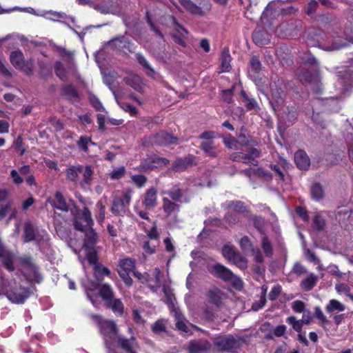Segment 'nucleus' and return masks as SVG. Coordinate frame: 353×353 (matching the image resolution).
Returning <instances> with one entry per match:
<instances>
[{
	"instance_id": "obj_36",
	"label": "nucleus",
	"mask_w": 353,
	"mask_h": 353,
	"mask_svg": "<svg viewBox=\"0 0 353 353\" xmlns=\"http://www.w3.org/2000/svg\"><path fill=\"white\" fill-rule=\"evenodd\" d=\"M317 281V276L314 274L311 273L307 278L301 282V287L305 291H310L315 286Z\"/></svg>"
},
{
	"instance_id": "obj_31",
	"label": "nucleus",
	"mask_w": 353,
	"mask_h": 353,
	"mask_svg": "<svg viewBox=\"0 0 353 353\" xmlns=\"http://www.w3.org/2000/svg\"><path fill=\"white\" fill-rule=\"evenodd\" d=\"M108 308L117 315L121 316L123 314L124 306L119 299L114 298L109 303L105 305Z\"/></svg>"
},
{
	"instance_id": "obj_18",
	"label": "nucleus",
	"mask_w": 353,
	"mask_h": 353,
	"mask_svg": "<svg viewBox=\"0 0 353 353\" xmlns=\"http://www.w3.org/2000/svg\"><path fill=\"white\" fill-rule=\"evenodd\" d=\"M222 292L220 290L215 288L210 290L207 293L208 303L214 305L216 308H220L223 304Z\"/></svg>"
},
{
	"instance_id": "obj_15",
	"label": "nucleus",
	"mask_w": 353,
	"mask_h": 353,
	"mask_svg": "<svg viewBox=\"0 0 353 353\" xmlns=\"http://www.w3.org/2000/svg\"><path fill=\"white\" fill-rule=\"evenodd\" d=\"M224 208L243 216L249 213V208L241 201H229L223 204Z\"/></svg>"
},
{
	"instance_id": "obj_55",
	"label": "nucleus",
	"mask_w": 353,
	"mask_h": 353,
	"mask_svg": "<svg viewBox=\"0 0 353 353\" xmlns=\"http://www.w3.org/2000/svg\"><path fill=\"white\" fill-rule=\"evenodd\" d=\"M89 100L93 108L97 111H103L105 110L102 103L100 100L94 94H90L89 96Z\"/></svg>"
},
{
	"instance_id": "obj_16",
	"label": "nucleus",
	"mask_w": 353,
	"mask_h": 353,
	"mask_svg": "<svg viewBox=\"0 0 353 353\" xmlns=\"http://www.w3.org/2000/svg\"><path fill=\"white\" fill-rule=\"evenodd\" d=\"M143 205L146 209H153L157 205V190L152 187L144 194Z\"/></svg>"
},
{
	"instance_id": "obj_50",
	"label": "nucleus",
	"mask_w": 353,
	"mask_h": 353,
	"mask_svg": "<svg viewBox=\"0 0 353 353\" xmlns=\"http://www.w3.org/2000/svg\"><path fill=\"white\" fill-rule=\"evenodd\" d=\"M286 322L292 326V328L296 331L297 332H301L302 330L303 325L301 323L300 320H296V317L294 316H290L287 318Z\"/></svg>"
},
{
	"instance_id": "obj_38",
	"label": "nucleus",
	"mask_w": 353,
	"mask_h": 353,
	"mask_svg": "<svg viewBox=\"0 0 353 353\" xmlns=\"http://www.w3.org/2000/svg\"><path fill=\"white\" fill-rule=\"evenodd\" d=\"M174 316L176 321L175 326L176 329L184 333H188L190 330L185 323L184 318L182 314L178 311L174 310Z\"/></svg>"
},
{
	"instance_id": "obj_46",
	"label": "nucleus",
	"mask_w": 353,
	"mask_h": 353,
	"mask_svg": "<svg viewBox=\"0 0 353 353\" xmlns=\"http://www.w3.org/2000/svg\"><path fill=\"white\" fill-rule=\"evenodd\" d=\"M238 253L235 247L230 245H225L222 248V254L223 256L229 261Z\"/></svg>"
},
{
	"instance_id": "obj_45",
	"label": "nucleus",
	"mask_w": 353,
	"mask_h": 353,
	"mask_svg": "<svg viewBox=\"0 0 353 353\" xmlns=\"http://www.w3.org/2000/svg\"><path fill=\"white\" fill-rule=\"evenodd\" d=\"M54 72L56 75L61 80H67V72L63 63L61 61H56L54 63Z\"/></svg>"
},
{
	"instance_id": "obj_49",
	"label": "nucleus",
	"mask_w": 353,
	"mask_h": 353,
	"mask_svg": "<svg viewBox=\"0 0 353 353\" xmlns=\"http://www.w3.org/2000/svg\"><path fill=\"white\" fill-rule=\"evenodd\" d=\"M96 208L99 210L98 213L96 214V219L99 223H102L105 219V207L103 203L99 201L97 203Z\"/></svg>"
},
{
	"instance_id": "obj_12",
	"label": "nucleus",
	"mask_w": 353,
	"mask_h": 353,
	"mask_svg": "<svg viewBox=\"0 0 353 353\" xmlns=\"http://www.w3.org/2000/svg\"><path fill=\"white\" fill-rule=\"evenodd\" d=\"M212 348V344L206 339L191 340L188 350L190 353H207Z\"/></svg>"
},
{
	"instance_id": "obj_2",
	"label": "nucleus",
	"mask_w": 353,
	"mask_h": 353,
	"mask_svg": "<svg viewBox=\"0 0 353 353\" xmlns=\"http://www.w3.org/2000/svg\"><path fill=\"white\" fill-rule=\"evenodd\" d=\"M244 340L233 335H219L214 338L213 345L218 352L237 353Z\"/></svg>"
},
{
	"instance_id": "obj_26",
	"label": "nucleus",
	"mask_w": 353,
	"mask_h": 353,
	"mask_svg": "<svg viewBox=\"0 0 353 353\" xmlns=\"http://www.w3.org/2000/svg\"><path fill=\"white\" fill-rule=\"evenodd\" d=\"M200 148L208 157L215 158L218 156L217 147L213 141H203L200 144Z\"/></svg>"
},
{
	"instance_id": "obj_5",
	"label": "nucleus",
	"mask_w": 353,
	"mask_h": 353,
	"mask_svg": "<svg viewBox=\"0 0 353 353\" xmlns=\"http://www.w3.org/2000/svg\"><path fill=\"white\" fill-rule=\"evenodd\" d=\"M178 143V139L172 134L161 131L156 134L146 137L143 141V145L148 147L150 145H176Z\"/></svg>"
},
{
	"instance_id": "obj_52",
	"label": "nucleus",
	"mask_w": 353,
	"mask_h": 353,
	"mask_svg": "<svg viewBox=\"0 0 353 353\" xmlns=\"http://www.w3.org/2000/svg\"><path fill=\"white\" fill-rule=\"evenodd\" d=\"M223 143L230 149H238V141L230 134H228L223 137Z\"/></svg>"
},
{
	"instance_id": "obj_61",
	"label": "nucleus",
	"mask_w": 353,
	"mask_h": 353,
	"mask_svg": "<svg viewBox=\"0 0 353 353\" xmlns=\"http://www.w3.org/2000/svg\"><path fill=\"white\" fill-rule=\"evenodd\" d=\"M118 273L120 277L121 278L122 281L125 284V285H127L128 287H130L132 285L133 281L130 276V272L119 271Z\"/></svg>"
},
{
	"instance_id": "obj_54",
	"label": "nucleus",
	"mask_w": 353,
	"mask_h": 353,
	"mask_svg": "<svg viewBox=\"0 0 353 353\" xmlns=\"http://www.w3.org/2000/svg\"><path fill=\"white\" fill-rule=\"evenodd\" d=\"M131 179L132 182L139 188L144 186L147 182L146 176L143 174L132 175Z\"/></svg>"
},
{
	"instance_id": "obj_62",
	"label": "nucleus",
	"mask_w": 353,
	"mask_h": 353,
	"mask_svg": "<svg viewBox=\"0 0 353 353\" xmlns=\"http://www.w3.org/2000/svg\"><path fill=\"white\" fill-rule=\"evenodd\" d=\"M314 314L316 318L321 322V324H327L328 323L327 319L323 314L320 307H316L314 308Z\"/></svg>"
},
{
	"instance_id": "obj_64",
	"label": "nucleus",
	"mask_w": 353,
	"mask_h": 353,
	"mask_svg": "<svg viewBox=\"0 0 353 353\" xmlns=\"http://www.w3.org/2000/svg\"><path fill=\"white\" fill-rule=\"evenodd\" d=\"M253 224L254 228L260 232L263 233L265 221L261 217H256L253 220Z\"/></svg>"
},
{
	"instance_id": "obj_24",
	"label": "nucleus",
	"mask_w": 353,
	"mask_h": 353,
	"mask_svg": "<svg viewBox=\"0 0 353 353\" xmlns=\"http://www.w3.org/2000/svg\"><path fill=\"white\" fill-rule=\"evenodd\" d=\"M193 161V157L176 159L172 164V170L175 172L184 171L188 168V167L192 165Z\"/></svg>"
},
{
	"instance_id": "obj_33",
	"label": "nucleus",
	"mask_w": 353,
	"mask_h": 353,
	"mask_svg": "<svg viewBox=\"0 0 353 353\" xmlns=\"http://www.w3.org/2000/svg\"><path fill=\"white\" fill-rule=\"evenodd\" d=\"M73 214H74V218L75 216L78 217V220L80 223H81L80 219L83 220V221L85 222V225H83V226H85V228L92 227V225L94 224V221L92 218L91 212L87 207L83 208L81 216L74 214V213Z\"/></svg>"
},
{
	"instance_id": "obj_6",
	"label": "nucleus",
	"mask_w": 353,
	"mask_h": 353,
	"mask_svg": "<svg viewBox=\"0 0 353 353\" xmlns=\"http://www.w3.org/2000/svg\"><path fill=\"white\" fill-rule=\"evenodd\" d=\"M10 59L13 66L26 75L30 76L33 73L34 61L32 59L25 60L22 52L19 50L12 52Z\"/></svg>"
},
{
	"instance_id": "obj_27",
	"label": "nucleus",
	"mask_w": 353,
	"mask_h": 353,
	"mask_svg": "<svg viewBox=\"0 0 353 353\" xmlns=\"http://www.w3.org/2000/svg\"><path fill=\"white\" fill-rule=\"evenodd\" d=\"M99 288V294L102 299L105 301V305L114 298V294L111 286L108 283L99 285L97 288Z\"/></svg>"
},
{
	"instance_id": "obj_28",
	"label": "nucleus",
	"mask_w": 353,
	"mask_h": 353,
	"mask_svg": "<svg viewBox=\"0 0 353 353\" xmlns=\"http://www.w3.org/2000/svg\"><path fill=\"white\" fill-rule=\"evenodd\" d=\"M253 41L259 46L266 45L270 41L268 33L263 30H255L252 34Z\"/></svg>"
},
{
	"instance_id": "obj_4",
	"label": "nucleus",
	"mask_w": 353,
	"mask_h": 353,
	"mask_svg": "<svg viewBox=\"0 0 353 353\" xmlns=\"http://www.w3.org/2000/svg\"><path fill=\"white\" fill-rule=\"evenodd\" d=\"M208 271L216 278L224 281L232 282L236 288L242 285V281L235 276L230 270L220 263H215L209 266Z\"/></svg>"
},
{
	"instance_id": "obj_9",
	"label": "nucleus",
	"mask_w": 353,
	"mask_h": 353,
	"mask_svg": "<svg viewBox=\"0 0 353 353\" xmlns=\"http://www.w3.org/2000/svg\"><path fill=\"white\" fill-rule=\"evenodd\" d=\"M101 333L104 336L106 347L110 349V342L116 341L118 330L112 321H102L100 322Z\"/></svg>"
},
{
	"instance_id": "obj_32",
	"label": "nucleus",
	"mask_w": 353,
	"mask_h": 353,
	"mask_svg": "<svg viewBox=\"0 0 353 353\" xmlns=\"http://www.w3.org/2000/svg\"><path fill=\"white\" fill-rule=\"evenodd\" d=\"M219 308H216L214 305L206 303L202 308V317L205 320L212 321L214 319L216 312Z\"/></svg>"
},
{
	"instance_id": "obj_1",
	"label": "nucleus",
	"mask_w": 353,
	"mask_h": 353,
	"mask_svg": "<svg viewBox=\"0 0 353 353\" xmlns=\"http://www.w3.org/2000/svg\"><path fill=\"white\" fill-rule=\"evenodd\" d=\"M305 66L311 68H303L298 73L299 80L304 84L313 85L312 90L316 94L321 92L319 76L318 73L319 63L314 57H308L305 62Z\"/></svg>"
},
{
	"instance_id": "obj_57",
	"label": "nucleus",
	"mask_w": 353,
	"mask_h": 353,
	"mask_svg": "<svg viewBox=\"0 0 353 353\" xmlns=\"http://www.w3.org/2000/svg\"><path fill=\"white\" fill-rule=\"evenodd\" d=\"M254 258V261L256 263H262L264 261V258L261 250L258 248H254L250 252Z\"/></svg>"
},
{
	"instance_id": "obj_17",
	"label": "nucleus",
	"mask_w": 353,
	"mask_h": 353,
	"mask_svg": "<svg viewBox=\"0 0 353 353\" xmlns=\"http://www.w3.org/2000/svg\"><path fill=\"white\" fill-rule=\"evenodd\" d=\"M116 341L118 345L125 352L128 353H136L134 348L137 347V343L134 336H131L130 339L117 336Z\"/></svg>"
},
{
	"instance_id": "obj_30",
	"label": "nucleus",
	"mask_w": 353,
	"mask_h": 353,
	"mask_svg": "<svg viewBox=\"0 0 353 353\" xmlns=\"http://www.w3.org/2000/svg\"><path fill=\"white\" fill-rule=\"evenodd\" d=\"M119 271H123L126 272H134L135 260L131 258H125L119 260Z\"/></svg>"
},
{
	"instance_id": "obj_21",
	"label": "nucleus",
	"mask_w": 353,
	"mask_h": 353,
	"mask_svg": "<svg viewBox=\"0 0 353 353\" xmlns=\"http://www.w3.org/2000/svg\"><path fill=\"white\" fill-rule=\"evenodd\" d=\"M94 276L97 281V284L94 285L95 288H97L99 285V283L103 281L104 276H107L111 279L112 273L107 267L103 266L99 263L95 264V266H94Z\"/></svg>"
},
{
	"instance_id": "obj_39",
	"label": "nucleus",
	"mask_w": 353,
	"mask_h": 353,
	"mask_svg": "<svg viewBox=\"0 0 353 353\" xmlns=\"http://www.w3.org/2000/svg\"><path fill=\"white\" fill-rule=\"evenodd\" d=\"M150 53L157 59L165 61L169 58V55L165 51L164 46L159 48L152 46L150 50Z\"/></svg>"
},
{
	"instance_id": "obj_35",
	"label": "nucleus",
	"mask_w": 353,
	"mask_h": 353,
	"mask_svg": "<svg viewBox=\"0 0 353 353\" xmlns=\"http://www.w3.org/2000/svg\"><path fill=\"white\" fill-rule=\"evenodd\" d=\"M23 238L24 242H30L36 239L34 225L30 221L25 223Z\"/></svg>"
},
{
	"instance_id": "obj_44",
	"label": "nucleus",
	"mask_w": 353,
	"mask_h": 353,
	"mask_svg": "<svg viewBox=\"0 0 353 353\" xmlns=\"http://www.w3.org/2000/svg\"><path fill=\"white\" fill-rule=\"evenodd\" d=\"M145 19L146 23L150 26V30L153 31L157 37L163 39V34L161 32L159 28L155 25L154 21H152L150 12H146Z\"/></svg>"
},
{
	"instance_id": "obj_3",
	"label": "nucleus",
	"mask_w": 353,
	"mask_h": 353,
	"mask_svg": "<svg viewBox=\"0 0 353 353\" xmlns=\"http://www.w3.org/2000/svg\"><path fill=\"white\" fill-rule=\"evenodd\" d=\"M132 193V189H126L122 192L121 196L113 197L110 211L114 216H123L126 213L129 209Z\"/></svg>"
},
{
	"instance_id": "obj_20",
	"label": "nucleus",
	"mask_w": 353,
	"mask_h": 353,
	"mask_svg": "<svg viewBox=\"0 0 353 353\" xmlns=\"http://www.w3.org/2000/svg\"><path fill=\"white\" fill-rule=\"evenodd\" d=\"M294 162L300 170H306L310 165V160L303 150H299L294 154Z\"/></svg>"
},
{
	"instance_id": "obj_11",
	"label": "nucleus",
	"mask_w": 353,
	"mask_h": 353,
	"mask_svg": "<svg viewBox=\"0 0 353 353\" xmlns=\"http://www.w3.org/2000/svg\"><path fill=\"white\" fill-rule=\"evenodd\" d=\"M161 208L165 214V219L171 216L176 218L181 209V205L179 203L171 201L168 197L162 199Z\"/></svg>"
},
{
	"instance_id": "obj_60",
	"label": "nucleus",
	"mask_w": 353,
	"mask_h": 353,
	"mask_svg": "<svg viewBox=\"0 0 353 353\" xmlns=\"http://www.w3.org/2000/svg\"><path fill=\"white\" fill-rule=\"evenodd\" d=\"M314 227L318 230H321L325 226V220L319 214H316L313 220Z\"/></svg>"
},
{
	"instance_id": "obj_37",
	"label": "nucleus",
	"mask_w": 353,
	"mask_h": 353,
	"mask_svg": "<svg viewBox=\"0 0 353 353\" xmlns=\"http://www.w3.org/2000/svg\"><path fill=\"white\" fill-rule=\"evenodd\" d=\"M345 310V306L336 299H331L325 306V311L328 313H333L334 312H343Z\"/></svg>"
},
{
	"instance_id": "obj_40",
	"label": "nucleus",
	"mask_w": 353,
	"mask_h": 353,
	"mask_svg": "<svg viewBox=\"0 0 353 353\" xmlns=\"http://www.w3.org/2000/svg\"><path fill=\"white\" fill-rule=\"evenodd\" d=\"M135 57L137 62L145 69L148 70L147 75L149 77H153L155 74V71L149 64L144 56L141 53H137Z\"/></svg>"
},
{
	"instance_id": "obj_22",
	"label": "nucleus",
	"mask_w": 353,
	"mask_h": 353,
	"mask_svg": "<svg viewBox=\"0 0 353 353\" xmlns=\"http://www.w3.org/2000/svg\"><path fill=\"white\" fill-rule=\"evenodd\" d=\"M163 194L168 195L171 201L179 203L181 202L183 191L179 185H174L170 189L163 191Z\"/></svg>"
},
{
	"instance_id": "obj_42",
	"label": "nucleus",
	"mask_w": 353,
	"mask_h": 353,
	"mask_svg": "<svg viewBox=\"0 0 353 353\" xmlns=\"http://www.w3.org/2000/svg\"><path fill=\"white\" fill-rule=\"evenodd\" d=\"M230 262L241 270H245L248 267L247 259L243 256L239 252L231 259Z\"/></svg>"
},
{
	"instance_id": "obj_13",
	"label": "nucleus",
	"mask_w": 353,
	"mask_h": 353,
	"mask_svg": "<svg viewBox=\"0 0 353 353\" xmlns=\"http://www.w3.org/2000/svg\"><path fill=\"white\" fill-rule=\"evenodd\" d=\"M6 296L12 303L17 304L23 303L30 296V290L28 288L20 286L19 288L11 290L7 292Z\"/></svg>"
},
{
	"instance_id": "obj_23",
	"label": "nucleus",
	"mask_w": 353,
	"mask_h": 353,
	"mask_svg": "<svg viewBox=\"0 0 353 353\" xmlns=\"http://www.w3.org/2000/svg\"><path fill=\"white\" fill-rule=\"evenodd\" d=\"M63 95L72 102H78L79 101V94L72 84L64 85L62 88Z\"/></svg>"
},
{
	"instance_id": "obj_58",
	"label": "nucleus",
	"mask_w": 353,
	"mask_h": 353,
	"mask_svg": "<svg viewBox=\"0 0 353 353\" xmlns=\"http://www.w3.org/2000/svg\"><path fill=\"white\" fill-rule=\"evenodd\" d=\"M149 159H151V163L153 165L156 164L159 166L166 165L170 163V161L165 158L159 157L156 155L151 156Z\"/></svg>"
},
{
	"instance_id": "obj_51",
	"label": "nucleus",
	"mask_w": 353,
	"mask_h": 353,
	"mask_svg": "<svg viewBox=\"0 0 353 353\" xmlns=\"http://www.w3.org/2000/svg\"><path fill=\"white\" fill-rule=\"evenodd\" d=\"M335 289L338 293H345L353 301V294H350V288L345 283H338L335 285Z\"/></svg>"
},
{
	"instance_id": "obj_25",
	"label": "nucleus",
	"mask_w": 353,
	"mask_h": 353,
	"mask_svg": "<svg viewBox=\"0 0 353 353\" xmlns=\"http://www.w3.org/2000/svg\"><path fill=\"white\" fill-rule=\"evenodd\" d=\"M181 6L188 12L190 14L193 15H203V11L202 8L196 6L191 0H179Z\"/></svg>"
},
{
	"instance_id": "obj_7",
	"label": "nucleus",
	"mask_w": 353,
	"mask_h": 353,
	"mask_svg": "<svg viewBox=\"0 0 353 353\" xmlns=\"http://www.w3.org/2000/svg\"><path fill=\"white\" fill-rule=\"evenodd\" d=\"M73 225L77 230L85 232L84 247L88 250H93L97 243L98 236L92 227L85 228L79 221L77 216L73 218Z\"/></svg>"
},
{
	"instance_id": "obj_63",
	"label": "nucleus",
	"mask_w": 353,
	"mask_h": 353,
	"mask_svg": "<svg viewBox=\"0 0 353 353\" xmlns=\"http://www.w3.org/2000/svg\"><path fill=\"white\" fill-rule=\"evenodd\" d=\"M125 173L124 167H121L117 170H114L110 174V178L113 180H118L123 177Z\"/></svg>"
},
{
	"instance_id": "obj_19",
	"label": "nucleus",
	"mask_w": 353,
	"mask_h": 353,
	"mask_svg": "<svg viewBox=\"0 0 353 353\" xmlns=\"http://www.w3.org/2000/svg\"><path fill=\"white\" fill-rule=\"evenodd\" d=\"M24 274L27 279L30 281L39 283L42 280V276L39 273L37 267L29 261H27L24 268Z\"/></svg>"
},
{
	"instance_id": "obj_59",
	"label": "nucleus",
	"mask_w": 353,
	"mask_h": 353,
	"mask_svg": "<svg viewBox=\"0 0 353 353\" xmlns=\"http://www.w3.org/2000/svg\"><path fill=\"white\" fill-rule=\"evenodd\" d=\"M148 161L145 159L141 161L139 165V169L142 172H148L154 170L157 166L151 163V159Z\"/></svg>"
},
{
	"instance_id": "obj_48",
	"label": "nucleus",
	"mask_w": 353,
	"mask_h": 353,
	"mask_svg": "<svg viewBox=\"0 0 353 353\" xmlns=\"http://www.w3.org/2000/svg\"><path fill=\"white\" fill-rule=\"evenodd\" d=\"M91 143L92 145H95L94 142L92 141L91 139L87 137H81L77 141V145L81 148L85 152L88 151V144Z\"/></svg>"
},
{
	"instance_id": "obj_43",
	"label": "nucleus",
	"mask_w": 353,
	"mask_h": 353,
	"mask_svg": "<svg viewBox=\"0 0 353 353\" xmlns=\"http://www.w3.org/2000/svg\"><path fill=\"white\" fill-rule=\"evenodd\" d=\"M310 192L312 199H314L316 201H319L323 197L324 192L323 188L318 183H314L312 185Z\"/></svg>"
},
{
	"instance_id": "obj_47",
	"label": "nucleus",
	"mask_w": 353,
	"mask_h": 353,
	"mask_svg": "<svg viewBox=\"0 0 353 353\" xmlns=\"http://www.w3.org/2000/svg\"><path fill=\"white\" fill-rule=\"evenodd\" d=\"M239 245L245 253L250 252L254 248L253 243L247 236H244L241 239Z\"/></svg>"
},
{
	"instance_id": "obj_34",
	"label": "nucleus",
	"mask_w": 353,
	"mask_h": 353,
	"mask_svg": "<svg viewBox=\"0 0 353 353\" xmlns=\"http://www.w3.org/2000/svg\"><path fill=\"white\" fill-rule=\"evenodd\" d=\"M231 56L228 49L225 48L221 56V68L223 72H228L231 69Z\"/></svg>"
},
{
	"instance_id": "obj_41",
	"label": "nucleus",
	"mask_w": 353,
	"mask_h": 353,
	"mask_svg": "<svg viewBox=\"0 0 353 353\" xmlns=\"http://www.w3.org/2000/svg\"><path fill=\"white\" fill-rule=\"evenodd\" d=\"M261 248L267 257H272L273 255V248L271 241L266 235L261 239Z\"/></svg>"
},
{
	"instance_id": "obj_14",
	"label": "nucleus",
	"mask_w": 353,
	"mask_h": 353,
	"mask_svg": "<svg viewBox=\"0 0 353 353\" xmlns=\"http://www.w3.org/2000/svg\"><path fill=\"white\" fill-rule=\"evenodd\" d=\"M270 88L272 92V100L270 101V103L273 109L276 110L283 105L284 93L281 88H277L275 83H271Z\"/></svg>"
},
{
	"instance_id": "obj_8",
	"label": "nucleus",
	"mask_w": 353,
	"mask_h": 353,
	"mask_svg": "<svg viewBox=\"0 0 353 353\" xmlns=\"http://www.w3.org/2000/svg\"><path fill=\"white\" fill-rule=\"evenodd\" d=\"M261 151L257 148H252L248 153L235 152L230 154V159L232 161L242 162L245 164L252 163L256 165L258 161L256 160L261 155Z\"/></svg>"
},
{
	"instance_id": "obj_29",
	"label": "nucleus",
	"mask_w": 353,
	"mask_h": 353,
	"mask_svg": "<svg viewBox=\"0 0 353 353\" xmlns=\"http://www.w3.org/2000/svg\"><path fill=\"white\" fill-rule=\"evenodd\" d=\"M83 170V166L81 165H72L65 170L67 179L72 182H77L79 174Z\"/></svg>"
},
{
	"instance_id": "obj_56",
	"label": "nucleus",
	"mask_w": 353,
	"mask_h": 353,
	"mask_svg": "<svg viewBox=\"0 0 353 353\" xmlns=\"http://www.w3.org/2000/svg\"><path fill=\"white\" fill-rule=\"evenodd\" d=\"M82 172L83 182L86 184H90L92 180V175L93 174V170H92L91 166L87 165L85 168H83Z\"/></svg>"
},
{
	"instance_id": "obj_53",
	"label": "nucleus",
	"mask_w": 353,
	"mask_h": 353,
	"mask_svg": "<svg viewBox=\"0 0 353 353\" xmlns=\"http://www.w3.org/2000/svg\"><path fill=\"white\" fill-rule=\"evenodd\" d=\"M152 331L154 334H161L162 332H165L166 331V327L161 320L157 321L152 325Z\"/></svg>"
},
{
	"instance_id": "obj_10",
	"label": "nucleus",
	"mask_w": 353,
	"mask_h": 353,
	"mask_svg": "<svg viewBox=\"0 0 353 353\" xmlns=\"http://www.w3.org/2000/svg\"><path fill=\"white\" fill-rule=\"evenodd\" d=\"M70 203L72 204V208H70L69 204L66 202L63 195L60 192H57L54 194V200L53 201V206L57 210L63 212H68L70 210L72 214L78 212V208L75 205L73 200L70 199Z\"/></svg>"
}]
</instances>
